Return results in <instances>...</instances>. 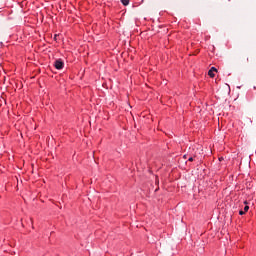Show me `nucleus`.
<instances>
[{
	"label": "nucleus",
	"mask_w": 256,
	"mask_h": 256,
	"mask_svg": "<svg viewBox=\"0 0 256 256\" xmlns=\"http://www.w3.org/2000/svg\"><path fill=\"white\" fill-rule=\"evenodd\" d=\"M55 69L61 70L63 67H65V63L61 61V59H58L54 62Z\"/></svg>",
	"instance_id": "obj_1"
},
{
	"label": "nucleus",
	"mask_w": 256,
	"mask_h": 256,
	"mask_svg": "<svg viewBox=\"0 0 256 256\" xmlns=\"http://www.w3.org/2000/svg\"><path fill=\"white\" fill-rule=\"evenodd\" d=\"M216 71H217V68L212 67V68L208 71L209 77H212V78L215 77Z\"/></svg>",
	"instance_id": "obj_2"
},
{
	"label": "nucleus",
	"mask_w": 256,
	"mask_h": 256,
	"mask_svg": "<svg viewBox=\"0 0 256 256\" xmlns=\"http://www.w3.org/2000/svg\"><path fill=\"white\" fill-rule=\"evenodd\" d=\"M120 1L125 6L129 5V0H120Z\"/></svg>",
	"instance_id": "obj_3"
},
{
	"label": "nucleus",
	"mask_w": 256,
	"mask_h": 256,
	"mask_svg": "<svg viewBox=\"0 0 256 256\" xmlns=\"http://www.w3.org/2000/svg\"><path fill=\"white\" fill-rule=\"evenodd\" d=\"M247 211H249V206L244 207V213H247Z\"/></svg>",
	"instance_id": "obj_4"
},
{
	"label": "nucleus",
	"mask_w": 256,
	"mask_h": 256,
	"mask_svg": "<svg viewBox=\"0 0 256 256\" xmlns=\"http://www.w3.org/2000/svg\"><path fill=\"white\" fill-rule=\"evenodd\" d=\"M239 215H245V211L240 210V211H239Z\"/></svg>",
	"instance_id": "obj_5"
},
{
	"label": "nucleus",
	"mask_w": 256,
	"mask_h": 256,
	"mask_svg": "<svg viewBox=\"0 0 256 256\" xmlns=\"http://www.w3.org/2000/svg\"><path fill=\"white\" fill-rule=\"evenodd\" d=\"M188 161H193V157H190V158L188 159Z\"/></svg>",
	"instance_id": "obj_6"
},
{
	"label": "nucleus",
	"mask_w": 256,
	"mask_h": 256,
	"mask_svg": "<svg viewBox=\"0 0 256 256\" xmlns=\"http://www.w3.org/2000/svg\"><path fill=\"white\" fill-rule=\"evenodd\" d=\"M247 63H249V58H247Z\"/></svg>",
	"instance_id": "obj_7"
}]
</instances>
